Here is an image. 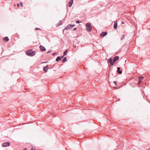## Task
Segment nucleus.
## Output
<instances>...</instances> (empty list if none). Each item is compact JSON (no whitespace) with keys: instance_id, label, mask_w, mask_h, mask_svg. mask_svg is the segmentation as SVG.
<instances>
[{"instance_id":"1","label":"nucleus","mask_w":150,"mask_h":150,"mask_svg":"<svg viewBox=\"0 0 150 150\" xmlns=\"http://www.w3.org/2000/svg\"><path fill=\"white\" fill-rule=\"evenodd\" d=\"M25 53L27 55L30 56H34L35 54V51L33 50V49H30L26 51Z\"/></svg>"},{"instance_id":"2","label":"nucleus","mask_w":150,"mask_h":150,"mask_svg":"<svg viewBox=\"0 0 150 150\" xmlns=\"http://www.w3.org/2000/svg\"><path fill=\"white\" fill-rule=\"evenodd\" d=\"M86 27V30L88 32H91L92 30V27L89 23H87L85 25Z\"/></svg>"},{"instance_id":"3","label":"nucleus","mask_w":150,"mask_h":150,"mask_svg":"<svg viewBox=\"0 0 150 150\" xmlns=\"http://www.w3.org/2000/svg\"><path fill=\"white\" fill-rule=\"evenodd\" d=\"M108 63H109L111 66H112L115 63L113 61H112V58H110L108 59Z\"/></svg>"},{"instance_id":"4","label":"nucleus","mask_w":150,"mask_h":150,"mask_svg":"<svg viewBox=\"0 0 150 150\" xmlns=\"http://www.w3.org/2000/svg\"><path fill=\"white\" fill-rule=\"evenodd\" d=\"M10 145V144L9 142H7L4 143L2 146L3 147H6L7 146H9Z\"/></svg>"},{"instance_id":"5","label":"nucleus","mask_w":150,"mask_h":150,"mask_svg":"<svg viewBox=\"0 0 150 150\" xmlns=\"http://www.w3.org/2000/svg\"><path fill=\"white\" fill-rule=\"evenodd\" d=\"M40 48L42 51H45L46 50L45 48L42 45H40Z\"/></svg>"},{"instance_id":"6","label":"nucleus","mask_w":150,"mask_h":150,"mask_svg":"<svg viewBox=\"0 0 150 150\" xmlns=\"http://www.w3.org/2000/svg\"><path fill=\"white\" fill-rule=\"evenodd\" d=\"M73 3V0H70L68 3V6L69 7L71 6Z\"/></svg>"},{"instance_id":"7","label":"nucleus","mask_w":150,"mask_h":150,"mask_svg":"<svg viewBox=\"0 0 150 150\" xmlns=\"http://www.w3.org/2000/svg\"><path fill=\"white\" fill-rule=\"evenodd\" d=\"M71 24H69L66 27L64 28V30H67L70 28H71Z\"/></svg>"},{"instance_id":"8","label":"nucleus","mask_w":150,"mask_h":150,"mask_svg":"<svg viewBox=\"0 0 150 150\" xmlns=\"http://www.w3.org/2000/svg\"><path fill=\"white\" fill-rule=\"evenodd\" d=\"M107 32H102L100 34V36L102 37H103L106 35L107 34Z\"/></svg>"},{"instance_id":"9","label":"nucleus","mask_w":150,"mask_h":150,"mask_svg":"<svg viewBox=\"0 0 150 150\" xmlns=\"http://www.w3.org/2000/svg\"><path fill=\"white\" fill-rule=\"evenodd\" d=\"M119 57L118 56H115L114 59L113 60L114 61V62L115 63L116 61H117L118 59H119Z\"/></svg>"},{"instance_id":"10","label":"nucleus","mask_w":150,"mask_h":150,"mask_svg":"<svg viewBox=\"0 0 150 150\" xmlns=\"http://www.w3.org/2000/svg\"><path fill=\"white\" fill-rule=\"evenodd\" d=\"M120 67H118L117 68V72L120 74H121L122 73V71L120 70Z\"/></svg>"},{"instance_id":"11","label":"nucleus","mask_w":150,"mask_h":150,"mask_svg":"<svg viewBox=\"0 0 150 150\" xmlns=\"http://www.w3.org/2000/svg\"><path fill=\"white\" fill-rule=\"evenodd\" d=\"M3 40L4 41L7 42L9 40V39L8 37H6L3 38Z\"/></svg>"},{"instance_id":"12","label":"nucleus","mask_w":150,"mask_h":150,"mask_svg":"<svg viewBox=\"0 0 150 150\" xmlns=\"http://www.w3.org/2000/svg\"><path fill=\"white\" fill-rule=\"evenodd\" d=\"M144 79V77L143 76H141L139 77V83H141L142 80Z\"/></svg>"},{"instance_id":"13","label":"nucleus","mask_w":150,"mask_h":150,"mask_svg":"<svg viewBox=\"0 0 150 150\" xmlns=\"http://www.w3.org/2000/svg\"><path fill=\"white\" fill-rule=\"evenodd\" d=\"M48 67V65H47L46 66L44 67L43 68V70L44 71H45L46 72L47 71V70L46 69L47 67Z\"/></svg>"},{"instance_id":"14","label":"nucleus","mask_w":150,"mask_h":150,"mask_svg":"<svg viewBox=\"0 0 150 150\" xmlns=\"http://www.w3.org/2000/svg\"><path fill=\"white\" fill-rule=\"evenodd\" d=\"M117 22H115L114 23V28L115 29H116L117 28Z\"/></svg>"},{"instance_id":"15","label":"nucleus","mask_w":150,"mask_h":150,"mask_svg":"<svg viewBox=\"0 0 150 150\" xmlns=\"http://www.w3.org/2000/svg\"><path fill=\"white\" fill-rule=\"evenodd\" d=\"M61 60V59L60 57V56H58L57 57V58L56 59V61L57 62H58V61Z\"/></svg>"},{"instance_id":"16","label":"nucleus","mask_w":150,"mask_h":150,"mask_svg":"<svg viewBox=\"0 0 150 150\" xmlns=\"http://www.w3.org/2000/svg\"><path fill=\"white\" fill-rule=\"evenodd\" d=\"M67 58L66 57H64L63 59L62 60V62L63 63H64L65 62L67 61Z\"/></svg>"},{"instance_id":"17","label":"nucleus","mask_w":150,"mask_h":150,"mask_svg":"<svg viewBox=\"0 0 150 150\" xmlns=\"http://www.w3.org/2000/svg\"><path fill=\"white\" fill-rule=\"evenodd\" d=\"M67 51H68V49L66 50H65L64 51V52L63 54L64 55V56H65L67 54Z\"/></svg>"},{"instance_id":"18","label":"nucleus","mask_w":150,"mask_h":150,"mask_svg":"<svg viewBox=\"0 0 150 150\" xmlns=\"http://www.w3.org/2000/svg\"><path fill=\"white\" fill-rule=\"evenodd\" d=\"M125 35L124 34L122 35V37L121 38V40H122L125 38Z\"/></svg>"},{"instance_id":"19","label":"nucleus","mask_w":150,"mask_h":150,"mask_svg":"<svg viewBox=\"0 0 150 150\" xmlns=\"http://www.w3.org/2000/svg\"><path fill=\"white\" fill-rule=\"evenodd\" d=\"M62 21H59V23L58 24V25H62Z\"/></svg>"},{"instance_id":"20","label":"nucleus","mask_w":150,"mask_h":150,"mask_svg":"<svg viewBox=\"0 0 150 150\" xmlns=\"http://www.w3.org/2000/svg\"><path fill=\"white\" fill-rule=\"evenodd\" d=\"M81 22L79 20H77L76 22V23H79Z\"/></svg>"},{"instance_id":"21","label":"nucleus","mask_w":150,"mask_h":150,"mask_svg":"<svg viewBox=\"0 0 150 150\" xmlns=\"http://www.w3.org/2000/svg\"><path fill=\"white\" fill-rule=\"evenodd\" d=\"M20 4L21 7L23 6V4L22 2H20Z\"/></svg>"},{"instance_id":"22","label":"nucleus","mask_w":150,"mask_h":150,"mask_svg":"<svg viewBox=\"0 0 150 150\" xmlns=\"http://www.w3.org/2000/svg\"><path fill=\"white\" fill-rule=\"evenodd\" d=\"M64 56H64V55L63 54V55H62L61 56H60L61 59H62L63 58Z\"/></svg>"},{"instance_id":"23","label":"nucleus","mask_w":150,"mask_h":150,"mask_svg":"<svg viewBox=\"0 0 150 150\" xmlns=\"http://www.w3.org/2000/svg\"><path fill=\"white\" fill-rule=\"evenodd\" d=\"M48 62H42L41 63V64H43V63H47Z\"/></svg>"},{"instance_id":"24","label":"nucleus","mask_w":150,"mask_h":150,"mask_svg":"<svg viewBox=\"0 0 150 150\" xmlns=\"http://www.w3.org/2000/svg\"><path fill=\"white\" fill-rule=\"evenodd\" d=\"M35 30H41V29L40 28H36L35 29Z\"/></svg>"},{"instance_id":"25","label":"nucleus","mask_w":150,"mask_h":150,"mask_svg":"<svg viewBox=\"0 0 150 150\" xmlns=\"http://www.w3.org/2000/svg\"><path fill=\"white\" fill-rule=\"evenodd\" d=\"M113 83H114V84L116 85H117V82L116 81H114Z\"/></svg>"},{"instance_id":"26","label":"nucleus","mask_w":150,"mask_h":150,"mask_svg":"<svg viewBox=\"0 0 150 150\" xmlns=\"http://www.w3.org/2000/svg\"><path fill=\"white\" fill-rule=\"evenodd\" d=\"M17 7H19L20 6V4L18 3L17 4Z\"/></svg>"},{"instance_id":"27","label":"nucleus","mask_w":150,"mask_h":150,"mask_svg":"<svg viewBox=\"0 0 150 150\" xmlns=\"http://www.w3.org/2000/svg\"><path fill=\"white\" fill-rule=\"evenodd\" d=\"M77 28H74V29H73V31H75L76 30Z\"/></svg>"},{"instance_id":"28","label":"nucleus","mask_w":150,"mask_h":150,"mask_svg":"<svg viewBox=\"0 0 150 150\" xmlns=\"http://www.w3.org/2000/svg\"><path fill=\"white\" fill-rule=\"evenodd\" d=\"M75 25H74V24H73V25H71V28H72L74 26H75Z\"/></svg>"},{"instance_id":"29","label":"nucleus","mask_w":150,"mask_h":150,"mask_svg":"<svg viewBox=\"0 0 150 150\" xmlns=\"http://www.w3.org/2000/svg\"><path fill=\"white\" fill-rule=\"evenodd\" d=\"M57 53L56 52L52 54V55L53 56H54Z\"/></svg>"},{"instance_id":"30","label":"nucleus","mask_w":150,"mask_h":150,"mask_svg":"<svg viewBox=\"0 0 150 150\" xmlns=\"http://www.w3.org/2000/svg\"><path fill=\"white\" fill-rule=\"evenodd\" d=\"M31 150H36L35 149H33V148H32L31 149Z\"/></svg>"},{"instance_id":"31","label":"nucleus","mask_w":150,"mask_h":150,"mask_svg":"<svg viewBox=\"0 0 150 150\" xmlns=\"http://www.w3.org/2000/svg\"><path fill=\"white\" fill-rule=\"evenodd\" d=\"M51 51H49L47 53V54H48Z\"/></svg>"},{"instance_id":"32","label":"nucleus","mask_w":150,"mask_h":150,"mask_svg":"<svg viewBox=\"0 0 150 150\" xmlns=\"http://www.w3.org/2000/svg\"><path fill=\"white\" fill-rule=\"evenodd\" d=\"M23 150H27L26 148L24 149Z\"/></svg>"},{"instance_id":"33","label":"nucleus","mask_w":150,"mask_h":150,"mask_svg":"<svg viewBox=\"0 0 150 150\" xmlns=\"http://www.w3.org/2000/svg\"><path fill=\"white\" fill-rule=\"evenodd\" d=\"M140 83H139V82L138 83V84L139 85L140 84Z\"/></svg>"},{"instance_id":"34","label":"nucleus","mask_w":150,"mask_h":150,"mask_svg":"<svg viewBox=\"0 0 150 150\" xmlns=\"http://www.w3.org/2000/svg\"><path fill=\"white\" fill-rule=\"evenodd\" d=\"M114 88L115 89H117V87H114Z\"/></svg>"},{"instance_id":"35","label":"nucleus","mask_w":150,"mask_h":150,"mask_svg":"<svg viewBox=\"0 0 150 150\" xmlns=\"http://www.w3.org/2000/svg\"><path fill=\"white\" fill-rule=\"evenodd\" d=\"M122 24H124V22H122Z\"/></svg>"}]
</instances>
